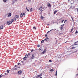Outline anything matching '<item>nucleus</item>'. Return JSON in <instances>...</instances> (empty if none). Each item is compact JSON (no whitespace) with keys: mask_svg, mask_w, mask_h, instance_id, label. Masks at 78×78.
Instances as JSON below:
<instances>
[{"mask_svg":"<svg viewBox=\"0 0 78 78\" xmlns=\"http://www.w3.org/2000/svg\"><path fill=\"white\" fill-rule=\"evenodd\" d=\"M35 58V56L34 55V54H33L32 55V57H31L30 59H34Z\"/></svg>","mask_w":78,"mask_h":78,"instance_id":"1","label":"nucleus"},{"mask_svg":"<svg viewBox=\"0 0 78 78\" xmlns=\"http://www.w3.org/2000/svg\"><path fill=\"white\" fill-rule=\"evenodd\" d=\"M12 23V21H9L7 22V24L8 25H9L10 24H11Z\"/></svg>","mask_w":78,"mask_h":78,"instance_id":"2","label":"nucleus"},{"mask_svg":"<svg viewBox=\"0 0 78 78\" xmlns=\"http://www.w3.org/2000/svg\"><path fill=\"white\" fill-rule=\"evenodd\" d=\"M42 75V73H41V74L37 75V76H36L35 78H38L39 77H41V76Z\"/></svg>","mask_w":78,"mask_h":78,"instance_id":"3","label":"nucleus"},{"mask_svg":"<svg viewBox=\"0 0 78 78\" xmlns=\"http://www.w3.org/2000/svg\"><path fill=\"white\" fill-rule=\"evenodd\" d=\"M18 75H21L22 74V71L21 70H20L18 71Z\"/></svg>","mask_w":78,"mask_h":78,"instance_id":"4","label":"nucleus"},{"mask_svg":"<svg viewBox=\"0 0 78 78\" xmlns=\"http://www.w3.org/2000/svg\"><path fill=\"white\" fill-rule=\"evenodd\" d=\"M48 7H51V5L50 3H48Z\"/></svg>","mask_w":78,"mask_h":78,"instance_id":"5","label":"nucleus"},{"mask_svg":"<svg viewBox=\"0 0 78 78\" xmlns=\"http://www.w3.org/2000/svg\"><path fill=\"white\" fill-rule=\"evenodd\" d=\"M39 10L40 11H43V10H42V7H41L39 9Z\"/></svg>","mask_w":78,"mask_h":78,"instance_id":"6","label":"nucleus"},{"mask_svg":"<svg viewBox=\"0 0 78 78\" xmlns=\"http://www.w3.org/2000/svg\"><path fill=\"white\" fill-rule=\"evenodd\" d=\"M15 17L16 18V19H19V16L16 15H15Z\"/></svg>","mask_w":78,"mask_h":78,"instance_id":"7","label":"nucleus"},{"mask_svg":"<svg viewBox=\"0 0 78 78\" xmlns=\"http://www.w3.org/2000/svg\"><path fill=\"white\" fill-rule=\"evenodd\" d=\"M3 26L2 25L0 27V29H3Z\"/></svg>","mask_w":78,"mask_h":78,"instance_id":"8","label":"nucleus"},{"mask_svg":"<svg viewBox=\"0 0 78 78\" xmlns=\"http://www.w3.org/2000/svg\"><path fill=\"white\" fill-rule=\"evenodd\" d=\"M11 13H10L8 15V17H11Z\"/></svg>","mask_w":78,"mask_h":78,"instance_id":"9","label":"nucleus"},{"mask_svg":"<svg viewBox=\"0 0 78 78\" xmlns=\"http://www.w3.org/2000/svg\"><path fill=\"white\" fill-rule=\"evenodd\" d=\"M20 16L21 17H23V14H22V13H21L20 14Z\"/></svg>","mask_w":78,"mask_h":78,"instance_id":"10","label":"nucleus"},{"mask_svg":"<svg viewBox=\"0 0 78 78\" xmlns=\"http://www.w3.org/2000/svg\"><path fill=\"white\" fill-rule=\"evenodd\" d=\"M56 12H57V11H56V10H55V11H54V14H55V13Z\"/></svg>","mask_w":78,"mask_h":78,"instance_id":"11","label":"nucleus"},{"mask_svg":"<svg viewBox=\"0 0 78 78\" xmlns=\"http://www.w3.org/2000/svg\"><path fill=\"white\" fill-rule=\"evenodd\" d=\"M33 11V9H32V8H31L30 9V12H31Z\"/></svg>","mask_w":78,"mask_h":78,"instance_id":"12","label":"nucleus"},{"mask_svg":"<svg viewBox=\"0 0 78 78\" xmlns=\"http://www.w3.org/2000/svg\"><path fill=\"white\" fill-rule=\"evenodd\" d=\"M60 30H62V28H63V27H60Z\"/></svg>","mask_w":78,"mask_h":78,"instance_id":"13","label":"nucleus"},{"mask_svg":"<svg viewBox=\"0 0 78 78\" xmlns=\"http://www.w3.org/2000/svg\"><path fill=\"white\" fill-rule=\"evenodd\" d=\"M54 70L53 69H51L50 70V72H53Z\"/></svg>","mask_w":78,"mask_h":78,"instance_id":"14","label":"nucleus"},{"mask_svg":"<svg viewBox=\"0 0 78 78\" xmlns=\"http://www.w3.org/2000/svg\"><path fill=\"white\" fill-rule=\"evenodd\" d=\"M12 20V22H14V20H13V19H12L11 20Z\"/></svg>","mask_w":78,"mask_h":78,"instance_id":"15","label":"nucleus"},{"mask_svg":"<svg viewBox=\"0 0 78 78\" xmlns=\"http://www.w3.org/2000/svg\"><path fill=\"white\" fill-rule=\"evenodd\" d=\"M33 29H34V30H36V27H33Z\"/></svg>","mask_w":78,"mask_h":78,"instance_id":"16","label":"nucleus"},{"mask_svg":"<svg viewBox=\"0 0 78 78\" xmlns=\"http://www.w3.org/2000/svg\"><path fill=\"white\" fill-rule=\"evenodd\" d=\"M26 59H27V58H26V57H24L23 58V59L24 60H26Z\"/></svg>","mask_w":78,"mask_h":78,"instance_id":"17","label":"nucleus"},{"mask_svg":"<svg viewBox=\"0 0 78 78\" xmlns=\"http://www.w3.org/2000/svg\"><path fill=\"white\" fill-rule=\"evenodd\" d=\"M23 16H25V13H23Z\"/></svg>","mask_w":78,"mask_h":78,"instance_id":"18","label":"nucleus"},{"mask_svg":"<svg viewBox=\"0 0 78 78\" xmlns=\"http://www.w3.org/2000/svg\"><path fill=\"white\" fill-rule=\"evenodd\" d=\"M7 73H9V70H8L7 71Z\"/></svg>","mask_w":78,"mask_h":78,"instance_id":"19","label":"nucleus"},{"mask_svg":"<svg viewBox=\"0 0 78 78\" xmlns=\"http://www.w3.org/2000/svg\"><path fill=\"white\" fill-rule=\"evenodd\" d=\"M44 40H42L41 41V43H44Z\"/></svg>","mask_w":78,"mask_h":78,"instance_id":"20","label":"nucleus"},{"mask_svg":"<svg viewBox=\"0 0 78 78\" xmlns=\"http://www.w3.org/2000/svg\"><path fill=\"white\" fill-rule=\"evenodd\" d=\"M7 1V0H3V2H6Z\"/></svg>","mask_w":78,"mask_h":78,"instance_id":"21","label":"nucleus"},{"mask_svg":"<svg viewBox=\"0 0 78 78\" xmlns=\"http://www.w3.org/2000/svg\"><path fill=\"white\" fill-rule=\"evenodd\" d=\"M26 9H27V11H30V10L28 9H27V7H26Z\"/></svg>","mask_w":78,"mask_h":78,"instance_id":"22","label":"nucleus"},{"mask_svg":"<svg viewBox=\"0 0 78 78\" xmlns=\"http://www.w3.org/2000/svg\"><path fill=\"white\" fill-rule=\"evenodd\" d=\"M44 51V52L45 53V52H46V49H45L44 51Z\"/></svg>","mask_w":78,"mask_h":78,"instance_id":"23","label":"nucleus"},{"mask_svg":"<svg viewBox=\"0 0 78 78\" xmlns=\"http://www.w3.org/2000/svg\"><path fill=\"white\" fill-rule=\"evenodd\" d=\"M73 28H72L70 31V32H72V31H73Z\"/></svg>","mask_w":78,"mask_h":78,"instance_id":"24","label":"nucleus"},{"mask_svg":"<svg viewBox=\"0 0 78 78\" xmlns=\"http://www.w3.org/2000/svg\"><path fill=\"white\" fill-rule=\"evenodd\" d=\"M2 76H3V75L1 74L0 75V78H1Z\"/></svg>","mask_w":78,"mask_h":78,"instance_id":"25","label":"nucleus"},{"mask_svg":"<svg viewBox=\"0 0 78 78\" xmlns=\"http://www.w3.org/2000/svg\"><path fill=\"white\" fill-rule=\"evenodd\" d=\"M14 20H15L16 21V18H14Z\"/></svg>","mask_w":78,"mask_h":78,"instance_id":"26","label":"nucleus"},{"mask_svg":"<svg viewBox=\"0 0 78 78\" xmlns=\"http://www.w3.org/2000/svg\"><path fill=\"white\" fill-rule=\"evenodd\" d=\"M42 54H44V53H45V52H44V51L43 52H42Z\"/></svg>","mask_w":78,"mask_h":78,"instance_id":"27","label":"nucleus"},{"mask_svg":"<svg viewBox=\"0 0 78 78\" xmlns=\"http://www.w3.org/2000/svg\"><path fill=\"white\" fill-rule=\"evenodd\" d=\"M26 58H28V55H26Z\"/></svg>","mask_w":78,"mask_h":78,"instance_id":"28","label":"nucleus"},{"mask_svg":"<svg viewBox=\"0 0 78 78\" xmlns=\"http://www.w3.org/2000/svg\"><path fill=\"white\" fill-rule=\"evenodd\" d=\"M75 48V47H72V49H73V48Z\"/></svg>","mask_w":78,"mask_h":78,"instance_id":"29","label":"nucleus"},{"mask_svg":"<svg viewBox=\"0 0 78 78\" xmlns=\"http://www.w3.org/2000/svg\"><path fill=\"white\" fill-rule=\"evenodd\" d=\"M64 20H62V21H61V23H63V22H64Z\"/></svg>","mask_w":78,"mask_h":78,"instance_id":"30","label":"nucleus"},{"mask_svg":"<svg viewBox=\"0 0 78 78\" xmlns=\"http://www.w3.org/2000/svg\"><path fill=\"white\" fill-rule=\"evenodd\" d=\"M41 18L42 19H44V17H43V16H41Z\"/></svg>","mask_w":78,"mask_h":78,"instance_id":"31","label":"nucleus"},{"mask_svg":"<svg viewBox=\"0 0 78 78\" xmlns=\"http://www.w3.org/2000/svg\"><path fill=\"white\" fill-rule=\"evenodd\" d=\"M71 2H73L72 3H74V1L72 0L71 1Z\"/></svg>","mask_w":78,"mask_h":78,"instance_id":"32","label":"nucleus"},{"mask_svg":"<svg viewBox=\"0 0 78 78\" xmlns=\"http://www.w3.org/2000/svg\"><path fill=\"white\" fill-rule=\"evenodd\" d=\"M45 36H46V37H47V34H46Z\"/></svg>","mask_w":78,"mask_h":78,"instance_id":"33","label":"nucleus"},{"mask_svg":"<svg viewBox=\"0 0 78 78\" xmlns=\"http://www.w3.org/2000/svg\"><path fill=\"white\" fill-rule=\"evenodd\" d=\"M37 47H40V45H39V44L38 45H37Z\"/></svg>","mask_w":78,"mask_h":78,"instance_id":"34","label":"nucleus"},{"mask_svg":"<svg viewBox=\"0 0 78 78\" xmlns=\"http://www.w3.org/2000/svg\"><path fill=\"white\" fill-rule=\"evenodd\" d=\"M64 24H63L61 25V27H64Z\"/></svg>","mask_w":78,"mask_h":78,"instance_id":"35","label":"nucleus"},{"mask_svg":"<svg viewBox=\"0 0 78 78\" xmlns=\"http://www.w3.org/2000/svg\"><path fill=\"white\" fill-rule=\"evenodd\" d=\"M75 33H78V31H77V30H76V32H75Z\"/></svg>","mask_w":78,"mask_h":78,"instance_id":"36","label":"nucleus"},{"mask_svg":"<svg viewBox=\"0 0 78 78\" xmlns=\"http://www.w3.org/2000/svg\"><path fill=\"white\" fill-rule=\"evenodd\" d=\"M34 51V50L33 49H32V50H31V52H33V51Z\"/></svg>","mask_w":78,"mask_h":78,"instance_id":"37","label":"nucleus"},{"mask_svg":"<svg viewBox=\"0 0 78 78\" xmlns=\"http://www.w3.org/2000/svg\"><path fill=\"white\" fill-rule=\"evenodd\" d=\"M71 19H72V20H73V21H74L73 19V17H71Z\"/></svg>","mask_w":78,"mask_h":78,"instance_id":"38","label":"nucleus"},{"mask_svg":"<svg viewBox=\"0 0 78 78\" xmlns=\"http://www.w3.org/2000/svg\"><path fill=\"white\" fill-rule=\"evenodd\" d=\"M78 51V50H76L74 51V53H76V52H77Z\"/></svg>","mask_w":78,"mask_h":78,"instance_id":"39","label":"nucleus"},{"mask_svg":"<svg viewBox=\"0 0 78 78\" xmlns=\"http://www.w3.org/2000/svg\"><path fill=\"white\" fill-rule=\"evenodd\" d=\"M14 70H17V68H16L14 69Z\"/></svg>","mask_w":78,"mask_h":78,"instance_id":"40","label":"nucleus"},{"mask_svg":"<svg viewBox=\"0 0 78 78\" xmlns=\"http://www.w3.org/2000/svg\"><path fill=\"white\" fill-rule=\"evenodd\" d=\"M28 56H30V53H28Z\"/></svg>","mask_w":78,"mask_h":78,"instance_id":"41","label":"nucleus"},{"mask_svg":"<svg viewBox=\"0 0 78 78\" xmlns=\"http://www.w3.org/2000/svg\"><path fill=\"white\" fill-rule=\"evenodd\" d=\"M55 75H57V71H56V74Z\"/></svg>","mask_w":78,"mask_h":78,"instance_id":"42","label":"nucleus"},{"mask_svg":"<svg viewBox=\"0 0 78 78\" xmlns=\"http://www.w3.org/2000/svg\"><path fill=\"white\" fill-rule=\"evenodd\" d=\"M67 20H65V22H64V23H65V22H67Z\"/></svg>","mask_w":78,"mask_h":78,"instance_id":"43","label":"nucleus"},{"mask_svg":"<svg viewBox=\"0 0 78 78\" xmlns=\"http://www.w3.org/2000/svg\"><path fill=\"white\" fill-rule=\"evenodd\" d=\"M44 41H47V39H46V38L44 39Z\"/></svg>","mask_w":78,"mask_h":78,"instance_id":"44","label":"nucleus"},{"mask_svg":"<svg viewBox=\"0 0 78 78\" xmlns=\"http://www.w3.org/2000/svg\"><path fill=\"white\" fill-rule=\"evenodd\" d=\"M20 64V63H19L17 64L18 65H19Z\"/></svg>","mask_w":78,"mask_h":78,"instance_id":"45","label":"nucleus"},{"mask_svg":"<svg viewBox=\"0 0 78 78\" xmlns=\"http://www.w3.org/2000/svg\"><path fill=\"white\" fill-rule=\"evenodd\" d=\"M78 43L77 41L76 42H75V44H76V43Z\"/></svg>","mask_w":78,"mask_h":78,"instance_id":"46","label":"nucleus"},{"mask_svg":"<svg viewBox=\"0 0 78 78\" xmlns=\"http://www.w3.org/2000/svg\"><path fill=\"white\" fill-rule=\"evenodd\" d=\"M78 76V73L77 74H76V76Z\"/></svg>","mask_w":78,"mask_h":78,"instance_id":"47","label":"nucleus"},{"mask_svg":"<svg viewBox=\"0 0 78 78\" xmlns=\"http://www.w3.org/2000/svg\"><path fill=\"white\" fill-rule=\"evenodd\" d=\"M68 2H70V1H69V0L68 1Z\"/></svg>","mask_w":78,"mask_h":78,"instance_id":"48","label":"nucleus"},{"mask_svg":"<svg viewBox=\"0 0 78 78\" xmlns=\"http://www.w3.org/2000/svg\"><path fill=\"white\" fill-rule=\"evenodd\" d=\"M53 29H52L51 30H50V31H52V30H53Z\"/></svg>","mask_w":78,"mask_h":78,"instance_id":"49","label":"nucleus"},{"mask_svg":"<svg viewBox=\"0 0 78 78\" xmlns=\"http://www.w3.org/2000/svg\"><path fill=\"white\" fill-rule=\"evenodd\" d=\"M15 67H17V65H15Z\"/></svg>","mask_w":78,"mask_h":78,"instance_id":"50","label":"nucleus"},{"mask_svg":"<svg viewBox=\"0 0 78 78\" xmlns=\"http://www.w3.org/2000/svg\"><path fill=\"white\" fill-rule=\"evenodd\" d=\"M49 62H51V60H49Z\"/></svg>","mask_w":78,"mask_h":78,"instance_id":"51","label":"nucleus"},{"mask_svg":"<svg viewBox=\"0 0 78 78\" xmlns=\"http://www.w3.org/2000/svg\"><path fill=\"white\" fill-rule=\"evenodd\" d=\"M54 30H55V31H56V29H54Z\"/></svg>","mask_w":78,"mask_h":78,"instance_id":"52","label":"nucleus"},{"mask_svg":"<svg viewBox=\"0 0 78 78\" xmlns=\"http://www.w3.org/2000/svg\"><path fill=\"white\" fill-rule=\"evenodd\" d=\"M46 39H48V38H47V37H46Z\"/></svg>","mask_w":78,"mask_h":78,"instance_id":"53","label":"nucleus"},{"mask_svg":"<svg viewBox=\"0 0 78 78\" xmlns=\"http://www.w3.org/2000/svg\"><path fill=\"white\" fill-rule=\"evenodd\" d=\"M50 31H49L47 33H49V32H50Z\"/></svg>","mask_w":78,"mask_h":78,"instance_id":"54","label":"nucleus"},{"mask_svg":"<svg viewBox=\"0 0 78 78\" xmlns=\"http://www.w3.org/2000/svg\"><path fill=\"white\" fill-rule=\"evenodd\" d=\"M77 45V44H74V45Z\"/></svg>","mask_w":78,"mask_h":78,"instance_id":"55","label":"nucleus"},{"mask_svg":"<svg viewBox=\"0 0 78 78\" xmlns=\"http://www.w3.org/2000/svg\"><path fill=\"white\" fill-rule=\"evenodd\" d=\"M5 75H7V74H6V73H5Z\"/></svg>","mask_w":78,"mask_h":78,"instance_id":"56","label":"nucleus"},{"mask_svg":"<svg viewBox=\"0 0 78 78\" xmlns=\"http://www.w3.org/2000/svg\"><path fill=\"white\" fill-rule=\"evenodd\" d=\"M40 50H42L41 49V48H40Z\"/></svg>","mask_w":78,"mask_h":78,"instance_id":"57","label":"nucleus"},{"mask_svg":"<svg viewBox=\"0 0 78 78\" xmlns=\"http://www.w3.org/2000/svg\"><path fill=\"white\" fill-rule=\"evenodd\" d=\"M16 2V1H17V0H15Z\"/></svg>","mask_w":78,"mask_h":78,"instance_id":"58","label":"nucleus"},{"mask_svg":"<svg viewBox=\"0 0 78 78\" xmlns=\"http://www.w3.org/2000/svg\"><path fill=\"white\" fill-rule=\"evenodd\" d=\"M47 25H49V24H48Z\"/></svg>","mask_w":78,"mask_h":78,"instance_id":"59","label":"nucleus"},{"mask_svg":"<svg viewBox=\"0 0 78 78\" xmlns=\"http://www.w3.org/2000/svg\"><path fill=\"white\" fill-rule=\"evenodd\" d=\"M40 78H42V77H41Z\"/></svg>","mask_w":78,"mask_h":78,"instance_id":"60","label":"nucleus"},{"mask_svg":"<svg viewBox=\"0 0 78 78\" xmlns=\"http://www.w3.org/2000/svg\"><path fill=\"white\" fill-rule=\"evenodd\" d=\"M22 62H23V61H22Z\"/></svg>","mask_w":78,"mask_h":78,"instance_id":"61","label":"nucleus"},{"mask_svg":"<svg viewBox=\"0 0 78 78\" xmlns=\"http://www.w3.org/2000/svg\"><path fill=\"white\" fill-rule=\"evenodd\" d=\"M57 31H58V30H57Z\"/></svg>","mask_w":78,"mask_h":78,"instance_id":"62","label":"nucleus"}]
</instances>
